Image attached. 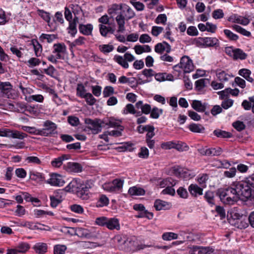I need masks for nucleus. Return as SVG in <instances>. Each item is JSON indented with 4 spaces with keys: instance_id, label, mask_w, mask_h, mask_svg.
Segmentation results:
<instances>
[{
    "instance_id": "7",
    "label": "nucleus",
    "mask_w": 254,
    "mask_h": 254,
    "mask_svg": "<svg viewBox=\"0 0 254 254\" xmlns=\"http://www.w3.org/2000/svg\"><path fill=\"white\" fill-rule=\"evenodd\" d=\"M180 64L182 70L185 73H189L194 69L192 61L188 56H183L181 59Z\"/></svg>"
},
{
    "instance_id": "5",
    "label": "nucleus",
    "mask_w": 254,
    "mask_h": 254,
    "mask_svg": "<svg viewBox=\"0 0 254 254\" xmlns=\"http://www.w3.org/2000/svg\"><path fill=\"white\" fill-rule=\"evenodd\" d=\"M85 124L87 125V128L90 129L92 133L94 134H98L102 130V127L103 126V120L99 119H86L85 121Z\"/></svg>"
},
{
    "instance_id": "38",
    "label": "nucleus",
    "mask_w": 254,
    "mask_h": 254,
    "mask_svg": "<svg viewBox=\"0 0 254 254\" xmlns=\"http://www.w3.org/2000/svg\"><path fill=\"white\" fill-rule=\"evenodd\" d=\"M204 198L206 201L211 205H215L214 194L213 191H207L204 194Z\"/></svg>"
},
{
    "instance_id": "39",
    "label": "nucleus",
    "mask_w": 254,
    "mask_h": 254,
    "mask_svg": "<svg viewBox=\"0 0 254 254\" xmlns=\"http://www.w3.org/2000/svg\"><path fill=\"white\" fill-rule=\"evenodd\" d=\"M123 4L124 3H120L119 4L115 3L111 5L110 7L108 9V13L110 15L117 13L119 10L121 11Z\"/></svg>"
},
{
    "instance_id": "34",
    "label": "nucleus",
    "mask_w": 254,
    "mask_h": 254,
    "mask_svg": "<svg viewBox=\"0 0 254 254\" xmlns=\"http://www.w3.org/2000/svg\"><path fill=\"white\" fill-rule=\"evenodd\" d=\"M114 61L125 68L128 67V64L124 57L119 55H115L114 57Z\"/></svg>"
},
{
    "instance_id": "33",
    "label": "nucleus",
    "mask_w": 254,
    "mask_h": 254,
    "mask_svg": "<svg viewBox=\"0 0 254 254\" xmlns=\"http://www.w3.org/2000/svg\"><path fill=\"white\" fill-rule=\"evenodd\" d=\"M78 21V18L75 17L73 19V21H69V25L68 27V33L72 36H74L77 33L76 29V23Z\"/></svg>"
},
{
    "instance_id": "43",
    "label": "nucleus",
    "mask_w": 254,
    "mask_h": 254,
    "mask_svg": "<svg viewBox=\"0 0 254 254\" xmlns=\"http://www.w3.org/2000/svg\"><path fill=\"white\" fill-rule=\"evenodd\" d=\"M163 112V109H159L156 107H154L151 109L150 112V118L155 119H158L159 116L162 114Z\"/></svg>"
},
{
    "instance_id": "37",
    "label": "nucleus",
    "mask_w": 254,
    "mask_h": 254,
    "mask_svg": "<svg viewBox=\"0 0 254 254\" xmlns=\"http://www.w3.org/2000/svg\"><path fill=\"white\" fill-rule=\"evenodd\" d=\"M39 15L48 23V25L50 27H52L53 25V23L50 22L51 17L50 15V13L45 11L43 10H38Z\"/></svg>"
},
{
    "instance_id": "47",
    "label": "nucleus",
    "mask_w": 254,
    "mask_h": 254,
    "mask_svg": "<svg viewBox=\"0 0 254 254\" xmlns=\"http://www.w3.org/2000/svg\"><path fill=\"white\" fill-rule=\"evenodd\" d=\"M232 28L238 33L246 36L247 37H250L251 35L250 32L246 30L245 29L242 28L239 25H234L232 26Z\"/></svg>"
},
{
    "instance_id": "9",
    "label": "nucleus",
    "mask_w": 254,
    "mask_h": 254,
    "mask_svg": "<svg viewBox=\"0 0 254 254\" xmlns=\"http://www.w3.org/2000/svg\"><path fill=\"white\" fill-rule=\"evenodd\" d=\"M244 190H248L249 195L248 198L252 196L253 189H254V173L246 178L245 180L240 182Z\"/></svg>"
},
{
    "instance_id": "8",
    "label": "nucleus",
    "mask_w": 254,
    "mask_h": 254,
    "mask_svg": "<svg viewBox=\"0 0 254 254\" xmlns=\"http://www.w3.org/2000/svg\"><path fill=\"white\" fill-rule=\"evenodd\" d=\"M174 171L177 176L186 180H189L195 176V173L193 172L186 168L178 167L175 168Z\"/></svg>"
},
{
    "instance_id": "51",
    "label": "nucleus",
    "mask_w": 254,
    "mask_h": 254,
    "mask_svg": "<svg viewBox=\"0 0 254 254\" xmlns=\"http://www.w3.org/2000/svg\"><path fill=\"white\" fill-rule=\"evenodd\" d=\"M67 248L64 245H56L54 247V254H64Z\"/></svg>"
},
{
    "instance_id": "18",
    "label": "nucleus",
    "mask_w": 254,
    "mask_h": 254,
    "mask_svg": "<svg viewBox=\"0 0 254 254\" xmlns=\"http://www.w3.org/2000/svg\"><path fill=\"white\" fill-rule=\"evenodd\" d=\"M106 227L110 230L120 229L119 220L116 218H108Z\"/></svg>"
},
{
    "instance_id": "10",
    "label": "nucleus",
    "mask_w": 254,
    "mask_h": 254,
    "mask_svg": "<svg viewBox=\"0 0 254 254\" xmlns=\"http://www.w3.org/2000/svg\"><path fill=\"white\" fill-rule=\"evenodd\" d=\"M119 14L122 15L124 18L126 19V20H128L133 18L135 15V13L133 10L128 5L125 3H124L123 5L121 11Z\"/></svg>"
},
{
    "instance_id": "13",
    "label": "nucleus",
    "mask_w": 254,
    "mask_h": 254,
    "mask_svg": "<svg viewBox=\"0 0 254 254\" xmlns=\"http://www.w3.org/2000/svg\"><path fill=\"white\" fill-rule=\"evenodd\" d=\"M82 183V181L80 179H74L69 183L65 189L68 191L76 192L78 194Z\"/></svg>"
},
{
    "instance_id": "57",
    "label": "nucleus",
    "mask_w": 254,
    "mask_h": 254,
    "mask_svg": "<svg viewBox=\"0 0 254 254\" xmlns=\"http://www.w3.org/2000/svg\"><path fill=\"white\" fill-rule=\"evenodd\" d=\"M22 129L24 131L28 132L32 134L40 135L39 129H37L35 127L22 126Z\"/></svg>"
},
{
    "instance_id": "21",
    "label": "nucleus",
    "mask_w": 254,
    "mask_h": 254,
    "mask_svg": "<svg viewBox=\"0 0 254 254\" xmlns=\"http://www.w3.org/2000/svg\"><path fill=\"white\" fill-rule=\"evenodd\" d=\"M35 253L38 254H45L47 252L48 246L45 243H37L33 247Z\"/></svg>"
},
{
    "instance_id": "63",
    "label": "nucleus",
    "mask_w": 254,
    "mask_h": 254,
    "mask_svg": "<svg viewBox=\"0 0 254 254\" xmlns=\"http://www.w3.org/2000/svg\"><path fill=\"white\" fill-rule=\"evenodd\" d=\"M25 161L27 162V163H32L37 165H40L41 164V161L36 156H28L26 158Z\"/></svg>"
},
{
    "instance_id": "27",
    "label": "nucleus",
    "mask_w": 254,
    "mask_h": 254,
    "mask_svg": "<svg viewBox=\"0 0 254 254\" xmlns=\"http://www.w3.org/2000/svg\"><path fill=\"white\" fill-rule=\"evenodd\" d=\"M192 108L198 112H203L206 109V105L202 104L200 101L193 100L191 104Z\"/></svg>"
},
{
    "instance_id": "20",
    "label": "nucleus",
    "mask_w": 254,
    "mask_h": 254,
    "mask_svg": "<svg viewBox=\"0 0 254 254\" xmlns=\"http://www.w3.org/2000/svg\"><path fill=\"white\" fill-rule=\"evenodd\" d=\"M91 186L88 183H84L82 182L77 195L82 199H86L87 198L88 192Z\"/></svg>"
},
{
    "instance_id": "59",
    "label": "nucleus",
    "mask_w": 254,
    "mask_h": 254,
    "mask_svg": "<svg viewBox=\"0 0 254 254\" xmlns=\"http://www.w3.org/2000/svg\"><path fill=\"white\" fill-rule=\"evenodd\" d=\"M135 113L136 110H135V107L133 105L131 104H127L123 111V114L125 115L127 114L128 113L131 114H135Z\"/></svg>"
},
{
    "instance_id": "2",
    "label": "nucleus",
    "mask_w": 254,
    "mask_h": 254,
    "mask_svg": "<svg viewBox=\"0 0 254 254\" xmlns=\"http://www.w3.org/2000/svg\"><path fill=\"white\" fill-rule=\"evenodd\" d=\"M52 54L47 57V59L53 64L58 63V60L64 59L66 52V47L63 43H58L53 45Z\"/></svg>"
},
{
    "instance_id": "4",
    "label": "nucleus",
    "mask_w": 254,
    "mask_h": 254,
    "mask_svg": "<svg viewBox=\"0 0 254 254\" xmlns=\"http://www.w3.org/2000/svg\"><path fill=\"white\" fill-rule=\"evenodd\" d=\"M43 128L39 129L40 135L43 136H51L57 133V125L51 121L47 120L43 123Z\"/></svg>"
},
{
    "instance_id": "25",
    "label": "nucleus",
    "mask_w": 254,
    "mask_h": 254,
    "mask_svg": "<svg viewBox=\"0 0 254 254\" xmlns=\"http://www.w3.org/2000/svg\"><path fill=\"white\" fill-rule=\"evenodd\" d=\"M79 30L80 33L85 35H90L92 34L93 26L91 24L86 25L80 24L79 26Z\"/></svg>"
},
{
    "instance_id": "54",
    "label": "nucleus",
    "mask_w": 254,
    "mask_h": 254,
    "mask_svg": "<svg viewBox=\"0 0 254 254\" xmlns=\"http://www.w3.org/2000/svg\"><path fill=\"white\" fill-rule=\"evenodd\" d=\"M224 33L226 37L230 41H236L239 39V36L233 33L229 29L224 30Z\"/></svg>"
},
{
    "instance_id": "23",
    "label": "nucleus",
    "mask_w": 254,
    "mask_h": 254,
    "mask_svg": "<svg viewBox=\"0 0 254 254\" xmlns=\"http://www.w3.org/2000/svg\"><path fill=\"white\" fill-rule=\"evenodd\" d=\"M125 241H126V237L123 235H118L113 238L114 244L121 249H124V244L126 243Z\"/></svg>"
},
{
    "instance_id": "22",
    "label": "nucleus",
    "mask_w": 254,
    "mask_h": 254,
    "mask_svg": "<svg viewBox=\"0 0 254 254\" xmlns=\"http://www.w3.org/2000/svg\"><path fill=\"white\" fill-rule=\"evenodd\" d=\"M154 206L157 211L166 210L169 208L170 204L166 201L160 199H157L154 202Z\"/></svg>"
},
{
    "instance_id": "15",
    "label": "nucleus",
    "mask_w": 254,
    "mask_h": 254,
    "mask_svg": "<svg viewBox=\"0 0 254 254\" xmlns=\"http://www.w3.org/2000/svg\"><path fill=\"white\" fill-rule=\"evenodd\" d=\"M155 52L158 54H162L163 52H166L169 53L171 52V48L167 42H163L157 44L154 47Z\"/></svg>"
},
{
    "instance_id": "56",
    "label": "nucleus",
    "mask_w": 254,
    "mask_h": 254,
    "mask_svg": "<svg viewBox=\"0 0 254 254\" xmlns=\"http://www.w3.org/2000/svg\"><path fill=\"white\" fill-rule=\"evenodd\" d=\"M109 203V199L105 195H102L97 202V207H103L106 206Z\"/></svg>"
},
{
    "instance_id": "19",
    "label": "nucleus",
    "mask_w": 254,
    "mask_h": 254,
    "mask_svg": "<svg viewBox=\"0 0 254 254\" xmlns=\"http://www.w3.org/2000/svg\"><path fill=\"white\" fill-rule=\"evenodd\" d=\"M116 22L118 25V33H123L126 30L125 20L126 19L123 17L122 15L118 14L115 18Z\"/></svg>"
},
{
    "instance_id": "11",
    "label": "nucleus",
    "mask_w": 254,
    "mask_h": 254,
    "mask_svg": "<svg viewBox=\"0 0 254 254\" xmlns=\"http://www.w3.org/2000/svg\"><path fill=\"white\" fill-rule=\"evenodd\" d=\"M48 183L54 186H63L65 182L63 177L58 174H53L51 175V178L47 181Z\"/></svg>"
},
{
    "instance_id": "60",
    "label": "nucleus",
    "mask_w": 254,
    "mask_h": 254,
    "mask_svg": "<svg viewBox=\"0 0 254 254\" xmlns=\"http://www.w3.org/2000/svg\"><path fill=\"white\" fill-rule=\"evenodd\" d=\"M80 246L85 249H93L97 247L98 245L97 243L91 242H80L79 243Z\"/></svg>"
},
{
    "instance_id": "46",
    "label": "nucleus",
    "mask_w": 254,
    "mask_h": 254,
    "mask_svg": "<svg viewBox=\"0 0 254 254\" xmlns=\"http://www.w3.org/2000/svg\"><path fill=\"white\" fill-rule=\"evenodd\" d=\"M19 226L21 227H26L31 230H36L39 229L36 223L30 221L21 222Z\"/></svg>"
},
{
    "instance_id": "17",
    "label": "nucleus",
    "mask_w": 254,
    "mask_h": 254,
    "mask_svg": "<svg viewBox=\"0 0 254 254\" xmlns=\"http://www.w3.org/2000/svg\"><path fill=\"white\" fill-rule=\"evenodd\" d=\"M234 223L232 224L238 228L242 229L248 226V221L246 216H239V217L234 220Z\"/></svg>"
},
{
    "instance_id": "6",
    "label": "nucleus",
    "mask_w": 254,
    "mask_h": 254,
    "mask_svg": "<svg viewBox=\"0 0 254 254\" xmlns=\"http://www.w3.org/2000/svg\"><path fill=\"white\" fill-rule=\"evenodd\" d=\"M0 136L23 139L26 136V134L18 130H12L8 128H0Z\"/></svg>"
},
{
    "instance_id": "1",
    "label": "nucleus",
    "mask_w": 254,
    "mask_h": 254,
    "mask_svg": "<svg viewBox=\"0 0 254 254\" xmlns=\"http://www.w3.org/2000/svg\"><path fill=\"white\" fill-rule=\"evenodd\" d=\"M219 197L222 202L227 204H233L239 199H248V190H244L240 182H234L231 186L218 191Z\"/></svg>"
},
{
    "instance_id": "58",
    "label": "nucleus",
    "mask_w": 254,
    "mask_h": 254,
    "mask_svg": "<svg viewBox=\"0 0 254 254\" xmlns=\"http://www.w3.org/2000/svg\"><path fill=\"white\" fill-rule=\"evenodd\" d=\"M207 80L204 78H201L196 80L195 82V88L198 91L202 90L205 86Z\"/></svg>"
},
{
    "instance_id": "29",
    "label": "nucleus",
    "mask_w": 254,
    "mask_h": 254,
    "mask_svg": "<svg viewBox=\"0 0 254 254\" xmlns=\"http://www.w3.org/2000/svg\"><path fill=\"white\" fill-rule=\"evenodd\" d=\"M128 192L131 195H143L145 194V190L142 188L134 186L129 189Z\"/></svg>"
},
{
    "instance_id": "64",
    "label": "nucleus",
    "mask_w": 254,
    "mask_h": 254,
    "mask_svg": "<svg viewBox=\"0 0 254 254\" xmlns=\"http://www.w3.org/2000/svg\"><path fill=\"white\" fill-rule=\"evenodd\" d=\"M83 98L85 99L86 103L89 105H94L96 101V99L90 93L86 94L85 96Z\"/></svg>"
},
{
    "instance_id": "40",
    "label": "nucleus",
    "mask_w": 254,
    "mask_h": 254,
    "mask_svg": "<svg viewBox=\"0 0 254 254\" xmlns=\"http://www.w3.org/2000/svg\"><path fill=\"white\" fill-rule=\"evenodd\" d=\"M247 57V54L244 53L243 50L239 48L235 49V55L233 58L234 60H243L246 59Z\"/></svg>"
},
{
    "instance_id": "36",
    "label": "nucleus",
    "mask_w": 254,
    "mask_h": 254,
    "mask_svg": "<svg viewBox=\"0 0 254 254\" xmlns=\"http://www.w3.org/2000/svg\"><path fill=\"white\" fill-rule=\"evenodd\" d=\"M18 253H25L30 249V245L25 242H21L19 243L15 247Z\"/></svg>"
},
{
    "instance_id": "61",
    "label": "nucleus",
    "mask_w": 254,
    "mask_h": 254,
    "mask_svg": "<svg viewBox=\"0 0 254 254\" xmlns=\"http://www.w3.org/2000/svg\"><path fill=\"white\" fill-rule=\"evenodd\" d=\"M19 88L20 89L23 95L25 97H28V95H30L34 92L33 90L30 87H24L22 86L21 83L19 85Z\"/></svg>"
},
{
    "instance_id": "35",
    "label": "nucleus",
    "mask_w": 254,
    "mask_h": 254,
    "mask_svg": "<svg viewBox=\"0 0 254 254\" xmlns=\"http://www.w3.org/2000/svg\"><path fill=\"white\" fill-rule=\"evenodd\" d=\"M190 130L193 132L203 133L205 128L200 124H191L189 127Z\"/></svg>"
},
{
    "instance_id": "14",
    "label": "nucleus",
    "mask_w": 254,
    "mask_h": 254,
    "mask_svg": "<svg viewBox=\"0 0 254 254\" xmlns=\"http://www.w3.org/2000/svg\"><path fill=\"white\" fill-rule=\"evenodd\" d=\"M103 120V126H108L111 127L120 128L122 121L113 117L105 118Z\"/></svg>"
},
{
    "instance_id": "50",
    "label": "nucleus",
    "mask_w": 254,
    "mask_h": 254,
    "mask_svg": "<svg viewBox=\"0 0 254 254\" xmlns=\"http://www.w3.org/2000/svg\"><path fill=\"white\" fill-rule=\"evenodd\" d=\"M162 238L165 241H171L177 239L178 235L173 232H166L162 235Z\"/></svg>"
},
{
    "instance_id": "16",
    "label": "nucleus",
    "mask_w": 254,
    "mask_h": 254,
    "mask_svg": "<svg viewBox=\"0 0 254 254\" xmlns=\"http://www.w3.org/2000/svg\"><path fill=\"white\" fill-rule=\"evenodd\" d=\"M200 153L206 156H218L222 152V149L219 147L200 150Z\"/></svg>"
},
{
    "instance_id": "44",
    "label": "nucleus",
    "mask_w": 254,
    "mask_h": 254,
    "mask_svg": "<svg viewBox=\"0 0 254 254\" xmlns=\"http://www.w3.org/2000/svg\"><path fill=\"white\" fill-rule=\"evenodd\" d=\"M177 184V181L171 178H168L165 180H163L160 183V186L161 188H164L166 186L171 185L172 186H175Z\"/></svg>"
},
{
    "instance_id": "55",
    "label": "nucleus",
    "mask_w": 254,
    "mask_h": 254,
    "mask_svg": "<svg viewBox=\"0 0 254 254\" xmlns=\"http://www.w3.org/2000/svg\"><path fill=\"white\" fill-rule=\"evenodd\" d=\"M239 90L237 88H235L234 89H232L231 88H227L226 90L224 91H222L220 92L221 95L222 97V98H224V96H225L226 95L225 94V93L227 94H231V95L233 96H238L239 93Z\"/></svg>"
},
{
    "instance_id": "62",
    "label": "nucleus",
    "mask_w": 254,
    "mask_h": 254,
    "mask_svg": "<svg viewBox=\"0 0 254 254\" xmlns=\"http://www.w3.org/2000/svg\"><path fill=\"white\" fill-rule=\"evenodd\" d=\"M16 111L19 113H24L27 109L26 104L22 102H18L15 104Z\"/></svg>"
},
{
    "instance_id": "53",
    "label": "nucleus",
    "mask_w": 254,
    "mask_h": 254,
    "mask_svg": "<svg viewBox=\"0 0 254 254\" xmlns=\"http://www.w3.org/2000/svg\"><path fill=\"white\" fill-rule=\"evenodd\" d=\"M61 231L64 234L69 236L78 235L76 230L73 227H64L62 229Z\"/></svg>"
},
{
    "instance_id": "30",
    "label": "nucleus",
    "mask_w": 254,
    "mask_h": 254,
    "mask_svg": "<svg viewBox=\"0 0 254 254\" xmlns=\"http://www.w3.org/2000/svg\"><path fill=\"white\" fill-rule=\"evenodd\" d=\"M239 74L244 78H245L248 81L253 82L254 79L251 77V71L250 70L247 68H243L239 71Z\"/></svg>"
},
{
    "instance_id": "12",
    "label": "nucleus",
    "mask_w": 254,
    "mask_h": 254,
    "mask_svg": "<svg viewBox=\"0 0 254 254\" xmlns=\"http://www.w3.org/2000/svg\"><path fill=\"white\" fill-rule=\"evenodd\" d=\"M65 169L68 172L79 173L82 171V166L76 162H68L65 166Z\"/></svg>"
},
{
    "instance_id": "28",
    "label": "nucleus",
    "mask_w": 254,
    "mask_h": 254,
    "mask_svg": "<svg viewBox=\"0 0 254 254\" xmlns=\"http://www.w3.org/2000/svg\"><path fill=\"white\" fill-rule=\"evenodd\" d=\"M68 156L67 155H63L60 157L55 158L51 162V165L53 167L56 168H59L63 164L64 160H67Z\"/></svg>"
},
{
    "instance_id": "48",
    "label": "nucleus",
    "mask_w": 254,
    "mask_h": 254,
    "mask_svg": "<svg viewBox=\"0 0 254 254\" xmlns=\"http://www.w3.org/2000/svg\"><path fill=\"white\" fill-rule=\"evenodd\" d=\"M87 93L84 85L82 83H78L76 88V95L83 98Z\"/></svg>"
},
{
    "instance_id": "42",
    "label": "nucleus",
    "mask_w": 254,
    "mask_h": 254,
    "mask_svg": "<svg viewBox=\"0 0 254 254\" xmlns=\"http://www.w3.org/2000/svg\"><path fill=\"white\" fill-rule=\"evenodd\" d=\"M213 133L217 137L221 138H230L232 136V134L230 132L221 130L220 129L214 130Z\"/></svg>"
},
{
    "instance_id": "45",
    "label": "nucleus",
    "mask_w": 254,
    "mask_h": 254,
    "mask_svg": "<svg viewBox=\"0 0 254 254\" xmlns=\"http://www.w3.org/2000/svg\"><path fill=\"white\" fill-rule=\"evenodd\" d=\"M57 36L55 34H42L40 36V39L42 41L46 40L48 43H51L57 39Z\"/></svg>"
},
{
    "instance_id": "3",
    "label": "nucleus",
    "mask_w": 254,
    "mask_h": 254,
    "mask_svg": "<svg viewBox=\"0 0 254 254\" xmlns=\"http://www.w3.org/2000/svg\"><path fill=\"white\" fill-rule=\"evenodd\" d=\"M0 92L2 97L14 99L18 95L16 91L12 88V85L9 82L0 81Z\"/></svg>"
},
{
    "instance_id": "31",
    "label": "nucleus",
    "mask_w": 254,
    "mask_h": 254,
    "mask_svg": "<svg viewBox=\"0 0 254 254\" xmlns=\"http://www.w3.org/2000/svg\"><path fill=\"white\" fill-rule=\"evenodd\" d=\"M205 47H213L219 45V40L215 37H204Z\"/></svg>"
},
{
    "instance_id": "26",
    "label": "nucleus",
    "mask_w": 254,
    "mask_h": 254,
    "mask_svg": "<svg viewBox=\"0 0 254 254\" xmlns=\"http://www.w3.org/2000/svg\"><path fill=\"white\" fill-rule=\"evenodd\" d=\"M31 44L33 45L35 56L37 57L41 56L43 51L42 45L35 39L31 41Z\"/></svg>"
},
{
    "instance_id": "24",
    "label": "nucleus",
    "mask_w": 254,
    "mask_h": 254,
    "mask_svg": "<svg viewBox=\"0 0 254 254\" xmlns=\"http://www.w3.org/2000/svg\"><path fill=\"white\" fill-rule=\"evenodd\" d=\"M190 193L194 196L202 194L203 190L196 184H191L188 188Z\"/></svg>"
},
{
    "instance_id": "41",
    "label": "nucleus",
    "mask_w": 254,
    "mask_h": 254,
    "mask_svg": "<svg viewBox=\"0 0 254 254\" xmlns=\"http://www.w3.org/2000/svg\"><path fill=\"white\" fill-rule=\"evenodd\" d=\"M25 100L28 102H31L33 101H35L38 102H42L44 100V97L40 94L33 95L29 96L28 97H25Z\"/></svg>"
},
{
    "instance_id": "49",
    "label": "nucleus",
    "mask_w": 254,
    "mask_h": 254,
    "mask_svg": "<svg viewBox=\"0 0 254 254\" xmlns=\"http://www.w3.org/2000/svg\"><path fill=\"white\" fill-rule=\"evenodd\" d=\"M29 176L30 179L38 182L42 181L44 179L41 173L35 171L30 172Z\"/></svg>"
},
{
    "instance_id": "52",
    "label": "nucleus",
    "mask_w": 254,
    "mask_h": 254,
    "mask_svg": "<svg viewBox=\"0 0 254 254\" xmlns=\"http://www.w3.org/2000/svg\"><path fill=\"white\" fill-rule=\"evenodd\" d=\"M119 130H113L105 132L106 135H109L114 137H119L122 135V131L124 129V127H121Z\"/></svg>"
},
{
    "instance_id": "32",
    "label": "nucleus",
    "mask_w": 254,
    "mask_h": 254,
    "mask_svg": "<svg viewBox=\"0 0 254 254\" xmlns=\"http://www.w3.org/2000/svg\"><path fill=\"white\" fill-rule=\"evenodd\" d=\"M216 76L218 79L222 82L228 81L229 78L232 76L225 71L221 69L216 71Z\"/></svg>"
}]
</instances>
